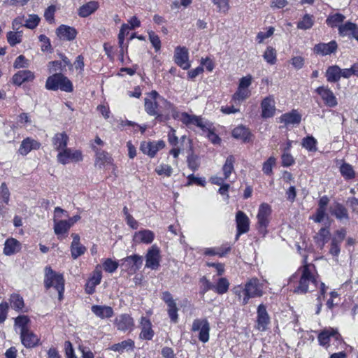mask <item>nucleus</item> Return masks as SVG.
Wrapping results in <instances>:
<instances>
[{"label":"nucleus","mask_w":358,"mask_h":358,"mask_svg":"<svg viewBox=\"0 0 358 358\" xmlns=\"http://www.w3.org/2000/svg\"><path fill=\"white\" fill-rule=\"evenodd\" d=\"M311 268H315L314 264L306 262L289 278V284L293 288V292L300 294H306L310 284L317 287L320 283L317 280L318 275H314Z\"/></svg>","instance_id":"obj_1"},{"label":"nucleus","mask_w":358,"mask_h":358,"mask_svg":"<svg viewBox=\"0 0 358 358\" xmlns=\"http://www.w3.org/2000/svg\"><path fill=\"white\" fill-rule=\"evenodd\" d=\"M232 292L241 306H246L250 299L263 296V285L259 278H249L244 284L234 285Z\"/></svg>","instance_id":"obj_2"},{"label":"nucleus","mask_w":358,"mask_h":358,"mask_svg":"<svg viewBox=\"0 0 358 358\" xmlns=\"http://www.w3.org/2000/svg\"><path fill=\"white\" fill-rule=\"evenodd\" d=\"M158 101L163 103L166 108H173L174 103L161 96L156 90H151V92L147 94V97L145 98V103H143L145 110L147 114L155 117L156 120L161 122L165 118L161 113Z\"/></svg>","instance_id":"obj_3"},{"label":"nucleus","mask_w":358,"mask_h":358,"mask_svg":"<svg viewBox=\"0 0 358 358\" xmlns=\"http://www.w3.org/2000/svg\"><path fill=\"white\" fill-rule=\"evenodd\" d=\"M43 286L45 289H54L58 294V299L62 301L65 292V278L63 273L56 272L50 266L44 268Z\"/></svg>","instance_id":"obj_4"},{"label":"nucleus","mask_w":358,"mask_h":358,"mask_svg":"<svg viewBox=\"0 0 358 358\" xmlns=\"http://www.w3.org/2000/svg\"><path fill=\"white\" fill-rule=\"evenodd\" d=\"M45 88L50 91L61 90L63 92H73L72 81L62 73H55L47 78Z\"/></svg>","instance_id":"obj_5"},{"label":"nucleus","mask_w":358,"mask_h":358,"mask_svg":"<svg viewBox=\"0 0 358 358\" xmlns=\"http://www.w3.org/2000/svg\"><path fill=\"white\" fill-rule=\"evenodd\" d=\"M271 207L270 204L262 203L259 205L258 213H257L256 229L259 234L264 236L268 234L267 228L269 227L271 215Z\"/></svg>","instance_id":"obj_6"},{"label":"nucleus","mask_w":358,"mask_h":358,"mask_svg":"<svg viewBox=\"0 0 358 358\" xmlns=\"http://www.w3.org/2000/svg\"><path fill=\"white\" fill-rule=\"evenodd\" d=\"M62 215L69 217V213L59 207L55 208L54 210V232L57 236L58 240H63L69 234L70 229L72 227L66 222H63L60 219Z\"/></svg>","instance_id":"obj_7"},{"label":"nucleus","mask_w":358,"mask_h":358,"mask_svg":"<svg viewBox=\"0 0 358 358\" xmlns=\"http://www.w3.org/2000/svg\"><path fill=\"white\" fill-rule=\"evenodd\" d=\"M334 340L337 345H341L343 342V337L337 329L329 327L319 331L317 334V341L320 346L329 350L330 347V341Z\"/></svg>","instance_id":"obj_8"},{"label":"nucleus","mask_w":358,"mask_h":358,"mask_svg":"<svg viewBox=\"0 0 358 358\" xmlns=\"http://www.w3.org/2000/svg\"><path fill=\"white\" fill-rule=\"evenodd\" d=\"M57 152L56 160L62 165L69 163H79L83 160V154L80 150L66 148Z\"/></svg>","instance_id":"obj_9"},{"label":"nucleus","mask_w":358,"mask_h":358,"mask_svg":"<svg viewBox=\"0 0 358 358\" xmlns=\"http://www.w3.org/2000/svg\"><path fill=\"white\" fill-rule=\"evenodd\" d=\"M161 299L167 306V314L171 323L177 324L179 322V308L176 304V299L169 291H164L161 293Z\"/></svg>","instance_id":"obj_10"},{"label":"nucleus","mask_w":358,"mask_h":358,"mask_svg":"<svg viewBox=\"0 0 358 358\" xmlns=\"http://www.w3.org/2000/svg\"><path fill=\"white\" fill-rule=\"evenodd\" d=\"M120 262L122 270L131 276L138 272L142 266L143 257L138 255H132L124 257Z\"/></svg>","instance_id":"obj_11"},{"label":"nucleus","mask_w":358,"mask_h":358,"mask_svg":"<svg viewBox=\"0 0 358 358\" xmlns=\"http://www.w3.org/2000/svg\"><path fill=\"white\" fill-rule=\"evenodd\" d=\"M191 331L198 332V340L203 343H208L210 337V324L206 318L195 319L191 326Z\"/></svg>","instance_id":"obj_12"},{"label":"nucleus","mask_w":358,"mask_h":358,"mask_svg":"<svg viewBox=\"0 0 358 358\" xmlns=\"http://www.w3.org/2000/svg\"><path fill=\"white\" fill-rule=\"evenodd\" d=\"M165 142L164 140L143 141L140 143L139 150L143 154L148 156L150 158L156 157L157 152L164 149Z\"/></svg>","instance_id":"obj_13"},{"label":"nucleus","mask_w":358,"mask_h":358,"mask_svg":"<svg viewBox=\"0 0 358 358\" xmlns=\"http://www.w3.org/2000/svg\"><path fill=\"white\" fill-rule=\"evenodd\" d=\"M315 92L320 96L322 103H324L326 107H336L338 104L337 98L328 85L318 86L315 89Z\"/></svg>","instance_id":"obj_14"},{"label":"nucleus","mask_w":358,"mask_h":358,"mask_svg":"<svg viewBox=\"0 0 358 358\" xmlns=\"http://www.w3.org/2000/svg\"><path fill=\"white\" fill-rule=\"evenodd\" d=\"M113 324L117 331L131 332L134 329L135 322L130 314L121 313L114 320Z\"/></svg>","instance_id":"obj_15"},{"label":"nucleus","mask_w":358,"mask_h":358,"mask_svg":"<svg viewBox=\"0 0 358 358\" xmlns=\"http://www.w3.org/2000/svg\"><path fill=\"white\" fill-rule=\"evenodd\" d=\"M138 323L140 329L139 339L141 341H152L155 336V331L150 318L147 316H141Z\"/></svg>","instance_id":"obj_16"},{"label":"nucleus","mask_w":358,"mask_h":358,"mask_svg":"<svg viewBox=\"0 0 358 358\" xmlns=\"http://www.w3.org/2000/svg\"><path fill=\"white\" fill-rule=\"evenodd\" d=\"M160 249L157 245L150 246L145 255V266L152 270H157L160 266Z\"/></svg>","instance_id":"obj_17"},{"label":"nucleus","mask_w":358,"mask_h":358,"mask_svg":"<svg viewBox=\"0 0 358 358\" xmlns=\"http://www.w3.org/2000/svg\"><path fill=\"white\" fill-rule=\"evenodd\" d=\"M271 323L269 314L267 313L266 306L262 303L257 308L256 329L260 331H266Z\"/></svg>","instance_id":"obj_18"},{"label":"nucleus","mask_w":358,"mask_h":358,"mask_svg":"<svg viewBox=\"0 0 358 358\" xmlns=\"http://www.w3.org/2000/svg\"><path fill=\"white\" fill-rule=\"evenodd\" d=\"M260 109H262V119H270L275 115V102L274 96L268 95L263 98L262 102H260Z\"/></svg>","instance_id":"obj_19"},{"label":"nucleus","mask_w":358,"mask_h":358,"mask_svg":"<svg viewBox=\"0 0 358 358\" xmlns=\"http://www.w3.org/2000/svg\"><path fill=\"white\" fill-rule=\"evenodd\" d=\"M92 151L95 153L94 165L99 166V169H102L106 165H111L115 166L113 164V157L110 156L107 152L99 149L97 147L92 145L91 146Z\"/></svg>","instance_id":"obj_20"},{"label":"nucleus","mask_w":358,"mask_h":358,"mask_svg":"<svg viewBox=\"0 0 358 358\" xmlns=\"http://www.w3.org/2000/svg\"><path fill=\"white\" fill-rule=\"evenodd\" d=\"M102 271L99 265L96 266L95 269L92 273V275L88 278L85 284V292L92 295L95 292V287L101 282Z\"/></svg>","instance_id":"obj_21"},{"label":"nucleus","mask_w":358,"mask_h":358,"mask_svg":"<svg viewBox=\"0 0 358 358\" xmlns=\"http://www.w3.org/2000/svg\"><path fill=\"white\" fill-rule=\"evenodd\" d=\"M55 34L63 41H73L76 39L78 31L74 27L62 24L55 29Z\"/></svg>","instance_id":"obj_22"},{"label":"nucleus","mask_w":358,"mask_h":358,"mask_svg":"<svg viewBox=\"0 0 358 358\" xmlns=\"http://www.w3.org/2000/svg\"><path fill=\"white\" fill-rule=\"evenodd\" d=\"M329 211L339 222H348L350 219L348 208L339 201H334L333 205L329 208Z\"/></svg>","instance_id":"obj_23"},{"label":"nucleus","mask_w":358,"mask_h":358,"mask_svg":"<svg viewBox=\"0 0 358 358\" xmlns=\"http://www.w3.org/2000/svg\"><path fill=\"white\" fill-rule=\"evenodd\" d=\"M41 143L29 136L22 139L20 146H19L17 153L22 156H27L33 150H38L41 148Z\"/></svg>","instance_id":"obj_24"},{"label":"nucleus","mask_w":358,"mask_h":358,"mask_svg":"<svg viewBox=\"0 0 358 358\" xmlns=\"http://www.w3.org/2000/svg\"><path fill=\"white\" fill-rule=\"evenodd\" d=\"M180 121L187 127H189V125L196 126L201 129V131H206V126L208 125L203 122L201 116L189 115L186 112L181 113Z\"/></svg>","instance_id":"obj_25"},{"label":"nucleus","mask_w":358,"mask_h":358,"mask_svg":"<svg viewBox=\"0 0 358 358\" xmlns=\"http://www.w3.org/2000/svg\"><path fill=\"white\" fill-rule=\"evenodd\" d=\"M20 340L26 348H34L41 345L40 337L31 330L20 331Z\"/></svg>","instance_id":"obj_26"},{"label":"nucleus","mask_w":358,"mask_h":358,"mask_svg":"<svg viewBox=\"0 0 358 358\" xmlns=\"http://www.w3.org/2000/svg\"><path fill=\"white\" fill-rule=\"evenodd\" d=\"M329 199L327 195H324L319 199L316 213L311 217L314 222L322 223L327 217L326 210L329 205Z\"/></svg>","instance_id":"obj_27"},{"label":"nucleus","mask_w":358,"mask_h":358,"mask_svg":"<svg viewBox=\"0 0 358 358\" xmlns=\"http://www.w3.org/2000/svg\"><path fill=\"white\" fill-rule=\"evenodd\" d=\"M174 62L181 69L187 70L190 67L188 62V52L186 47L178 46L175 49Z\"/></svg>","instance_id":"obj_28"},{"label":"nucleus","mask_w":358,"mask_h":358,"mask_svg":"<svg viewBox=\"0 0 358 358\" xmlns=\"http://www.w3.org/2000/svg\"><path fill=\"white\" fill-rule=\"evenodd\" d=\"M301 120V115L297 109H292L289 113H282L278 122L284 124L285 127L289 125H299Z\"/></svg>","instance_id":"obj_29"},{"label":"nucleus","mask_w":358,"mask_h":358,"mask_svg":"<svg viewBox=\"0 0 358 358\" xmlns=\"http://www.w3.org/2000/svg\"><path fill=\"white\" fill-rule=\"evenodd\" d=\"M235 222H236L237 238L240 235L245 234L249 231L250 220L244 212L238 210L236 216H235Z\"/></svg>","instance_id":"obj_30"},{"label":"nucleus","mask_w":358,"mask_h":358,"mask_svg":"<svg viewBox=\"0 0 358 358\" xmlns=\"http://www.w3.org/2000/svg\"><path fill=\"white\" fill-rule=\"evenodd\" d=\"M232 136L234 138L240 140L245 143L252 142L253 138L251 130L243 124L238 125L234 128L232 130Z\"/></svg>","instance_id":"obj_31"},{"label":"nucleus","mask_w":358,"mask_h":358,"mask_svg":"<svg viewBox=\"0 0 358 358\" xmlns=\"http://www.w3.org/2000/svg\"><path fill=\"white\" fill-rule=\"evenodd\" d=\"M337 48L338 45L336 41H331L328 43H319L317 45H315L313 51L314 53L318 55L326 56L336 52Z\"/></svg>","instance_id":"obj_32"},{"label":"nucleus","mask_w":358,"mask_h":358,"mask_svg":"<svg viewBox=\"0 0 358 358\" xmlns=\"http://www.w3.org/2000/svg\"><path fill=\"white\" fill-rule=\"evenodd\" d=\"M71 237L73 241L71 245H70V252H71V257L73 259H76L87 251V248L80 243V235L78 234H72Z\"/></svg>","instance_id":"obj_33"},{"label":"nucleus","mask_w":358,"mask_h":358,"mask_svg":"<svg viewBox=\"0 0 358 358\" xmlns=\"http://www.w3.org/2000/svg\"><path fill=\"white\" fill-rule=\"evenodd\" d=\"M51 142L56 152L68 149L67 145L69 142V136L65 131L55 133L54 136L52 137Z\"/></svg>","instance_id":"obj_34"},{"label":"nucleus","mask_w":358,"mask_h":358,"mask_svg":"<svg viewBox=\"0 0 358 358\" xmlns=\"http://www.w3.org/2000/svg\"><path fill=\"white\" fill-rule=\"evenodd\" d=\"M337 29H338V34L341 36H348L355 39V36H358V26L351 21H347L338 26Z\"/></svg>","instance_id":"obj_35"},{"label":"nucleus","mask_w":358,"mask_h":358,"mask_svg":"<svg viewBox=\"0 0 358 358\" xmlns=\"http://www.w3.org/2000/svg\"><path fill=\"white\" fill-rule=\"evenodd\" d=\"M91 311L99 319L105 320L113 317V308L106 305H92Z\"/></svg>","instance_id":"obj_36"},{"label":"nucleus","mask_w":358,"mask_h":358,"mask_svg":"<svg viewBox=\"0 0 358 358\" xmlns=\"http://www.w3.org/2000/svg\"><path fill=\"white\" fill-rule=\"evenodd\" d=\"M34 79V74L33 71L29 70H22L15 73L11 78L13 83L17 86H21L26 82L33 81Z\"/></svg>","instance_id":"obj_37"},{"label":"nucleus","mask_w":358,"mask_h":358,"mask_svg":"<svg viewBox=\"0 0 358 358\" xmlns=\"http://www.w3.org/2000/svg\"><path fill=\"white\" fill-rule=\"evenodd\" d=\"M21 248V243L17 239L10 237L6 240L3 252L4 255L10 256L20 251Z\"/></svg>","instance_id":"obj_38"},{"label":"nucleus","mask_w":358,"mask_h":358,"mask_svg":"<svg viewBox=\"0 0 358 358\" xmlns=\"http://www.w3.org/2000/svg\"><path fill=\"white\" fill-rule=\"evenodd\" d=\"M99 8V3L96 1H90L84 5L80 6L78 9V15L80 17H87L95 13Z\"/></svg>","instance_id":"obj_39"},{"label":"nucleus","mask_w":358,"mask_h":358,"mask_svg":"<svg viewBox=\"0 0 358 358\" xmlns=\"http://www.w3.org/2000/svg\"><path fill=\"white\" fill-rule=\"evenodd\" d=\"M135 348V342L131 338L122 341L120 343H114L110 346V350L113 352L122 353L125 350H133Z\"/></svg>","instance_id":"obj_40"},{"label":"nucleus","mask_w":358,"mask_h":358,"mask_svg":"<svg viewBox=\"0 0 358 358\" xmlns=\"http://www.w3.org/2000/svg\"><path fill=\"white\" fill-rule=\"evenodd\" d=\"M330 231L329 227H322L319 229L316 236H314L315 243L322 249L325 244L328 243Z\"/></svg>","instance_id":"obj_41"},{"label":"nucleus","mask_w":358,"mask_h":358,"mask_svg":"<svg viewBox=\"0 0 358 358\" xmlns=\"http://www.w3.org/2000/svg\"><path fill=\"white\" fill-rule=\"evenodd\" d=\"M325 77L329 83L338 82L341 78L340 67L336 65L329 66L326 70Z\"/></svg>","instance_id":"obj_42"},{"label":"nucleus","mask_w":358,"mask_h":358,"mask_svg":"<svg viewBox=\"0 0 358 358\" xmlns=\"http://www.w3.org/2000/svg\"><path fill=\"white\" fill-rule=\"evenodd\" d=\"M229 280L225 277H222L217 280L215 284H213V290L217 294L223 295L229 290Z\"/></svg>","instance_id":"obj_43"},{"label":"nucleus","mask_w":358,"mask_h":358,"mask_svg":"<svg viewBox=\"0 0 358 358\" xmlns=\"http://www.w3.org/2000/svg\"><path fill=\"white\" fill-rule=\"evenodd\" d=\"M10 304L12 309L15 311L20 313L23 312V308H24V301L22 299V296L17 294L13 293L10 296Z\"/></svg>","instance_id":"obj_44"},{"label":"nucleus","mask_w":358,"mask_h":358,"mask_svg":"<svg viewBox=\"0 0 358 358\" xmlns=\"http://www.w3.org/2000/svg\"><path fill=\"white\" fill-rule=\"evenodd\" d=\"M234 163L235 157L233 155L227 157L222 168V174L226 178H229L231 174L234 172Z\"/></svg>","instance_id":"obj_45"},{"label":"nucleus","mask_w":358,"mask_h":358,"mask_svg":"<svg viewBox=\"0 0 358 358\" xmlns=\"http://www.w3.org/2000/svg\"><path fill=\"white\" fill-rule=\"evenodd\" d=\"M344 19L345 16L343 14L336 13L328 16L327 19H326V24H327L329 27L335 28L341 24H343Z\"/></svg>","instance_id":"obj_46"},{"label":"nucleus","mask_w":358,"mask_h":358,"mask_svg":"<svg viewBox=\"0 0 358 358\" xmlns=\"http://www.w3.org/2000/svg\"><path fill=\"white\" fill-rule=\"evenodd\" d=\"M263 58L271 66L277 63V50L273 47L267 46L263 53Z\"/></svg>","instance_id":"obj_47"},{"label":"nucleus","mask_w":358,"mask_h":358,"mask_svg":"<svg viewBox=\"0 0 358 358\" xmlns=\"http://www.w3.org/2000/svg\"><path fill=\"white\" fill-rule=\"evenodd\" d=\"M302 147L307 150L308 152H317V141L313 136H306L301 142Z\"/></svg>","instance_id":"obj_48"},{"label":"nucleus","mask_w":358,"mask_h":358,"mask_svg":"<svg viewBox=\"0 0 358 358\" xmlns=\"http://www.w3.org/2000/svg\"><path fill=\"white\" fill-rule=\"evenodd\" d=\"M318 289H319L317 295V314H319L320 311H321L322 301L324 300L328 287L325 285L324 282H320V283L318 285Z\"/></svg>","instance_id":"obj_49"},{"label":"nucleus","mask_w":358,"mask_h":358,"mask_svg":"<svg viewBox=\"0 0 358 358\" xmlns=\"http://www.w3.org/2000/svg\"><path fill=\"white\" fill-rule=\"evenodd\" d=\"M314 24V17L310 14H305L302 20L298 22L296 27L301 30L310 29Z\"/></svg>","instance_id":"obj_50"},{"label":"nucleus","mask_w":358,"mask_h":358,"mask_svg":"<svg viewBox=\"0 0 358 358\" xmlns=\"http://www.w3.org/2000/svg\"><path fill=\"white\" fill-rule=\"evenodd\" d=\"M340 173L346 180H352L355 177L354 169L347 162H343V164L340 166Z\"/></svg>","instance_id":"obj_51"},{"label":"nucleus","mask_w":358,"mask_h":358,"mask_svg":"<svg viewBox=\"0 0 358 358\" xmlns=\"http://www.w3.org/2000/svg\"><path fill=\"white\" fill-rule=\"evenodd\" d=\"M251 96V92L248 88L237 87L236 92L232 96V101L234 102H241L248 99Z\"/></svg>","instance_id":"obj_52"},{"label":"nucleus","mask_w":358,"mask_h":358,"mask_svg":"<svg viewBox=\"0 0 358 358\" xmlns=\"http://www.w3.org/2000/svg\"><path fill=\"white\" fill-rule=\"evenodd\" d=\"M136 236L138 237L140 242L146 244L152 243L155 238L154 232L149 229H143L141 231H138V232L136 234Z\"/></svg>","instance_id":"obj_53"},{"label":"nucleus","mask_w":358,"mask_h":358,"mask_svg":"<svg viewBox=\"0 0 358 358\" xmlns=\"http://www.w3.org/2000/svg\"><path fill=\"white\" fill-rule=\"evenodd\" d=\"M15 326L20 328V332L29 331V323L30 320L29 316L25 315H18L15 318Z\"/></svg>","instance_id":"obj_54"},{"label":"nucleus","mask_w":358,"mask_h":358,"mask_svg":"<svg viewBox=\"0 0 358 358\" xmlns=\"http://www.w3.org/2000/svg\"><path fill=\"white\" fill-rule=\"evenodd\" d=\"M22 32L21 31H8L7 32L6 38L8 45L11 47H14L17 44L22 43Z\"/></svg>","instance_id":"obj_55"},{"label":"nucleus","mask_w":358,"mask_h":358,"mask_svg":"<svg viewBox=\"0 0 358 358\" xmlns=\"http://www.w3.org/2000/svg\"><path fill=\"white\" fill-rule=\"evenodd\" d=\"M119 266L120 264L117 260H113L109 257L103 260L102 262L103 270L106 273H112L115 272Z\"/></svg>","instance_id":"obj_56"},{"label":"nucleus","mask_w":358,"mask_h":358,"mask_svg":"<svg viewBox=\"0 0 358 358\" xmlns=\"http://www.w3.org/2000/svg\"><path fill=\"white\" fill-rule=\"evenodd\" d=\"M66 66L59 60L51 61L48 63V71L50 73H62L64 71Z\"/></svg>","instance_id":"obj_57"},{"label":"nucleus","mask_w":358,"mask_h":358,"mask_svg":"<svg viewBox=\"0 0 358 358\" xmlns=\"http://www.w3.org/2000/svg\"><path fill=\"white\" fill-rule=\"evenodd\" d=\"M275 165V158L274 157H270L266 162H263L262 171L264 174L271 176L273 175L272 169Z\"/></svg>","instance_id":"obj_58"},{"label":"nucleus","mask_w":358,"mask_h":358,"mask_svg":"<svg viewBox=\"0 0 358 358\" xmlns=\"http://www.w3.org/2000/svg\"><path fill=\"white\" fill-rule=\"evenodd\" d=\"M40 22L41 18L38 15H29L28 18H27L25 21V24H24V27L33 30L37 27V26L40 24Z\"/></svg>","instance_id":"obj_59"},{"label":"nucleus","mask_w":358,"mask_h":358,"mask_svg":"<svg viewBox=\"0 0 358 358\" xmlns=\"http://www.w3.org/2000/svg\"><path fill=\"white\" fill-rule=\"evenodd\" d=\"M187 167L190 169L191 171L194 172L199 169V158L196 155H194L193 152L188 155L187 157Z\"/></svg>","instance_id":"obj_60"},{"label":"nucleus","mask_w":358,"mask_h":358,"mask_svg":"<svg viewBox=\"0 0 358 358\" xmlns=\"http://www.w3.org/2000/svg\"><path fill=\"white\" fill-rule=\"evenodd\" d=\"M9 196H10V193L9 192L8 186L6 182L1 183L0 185V202L8 205L9 202Z\"/></svg>","instance_id":"obj_61"},{"label":"nucleus","mask_w":358,"mask_h":358,"mask_svg":"<svg viewBox=\"0 0 358 358\" xmlns=\"http://www.w3.org/2000/svg\"><path fill=\"white\" fill-rule=\"evenodd\" d=\"M56 12V7L55 5L48 6L44 11V19L48 24H52L55 23V13Z\"/></svg>","instance_id":"obj_62"},{"label":"nucleus","mask_w":358,"mask_h":358,"mask_svg":"<svg viewBox=\"0 0 358 358\" xmlns=\"http://www.w3.org/2000/svg\"><path fill=\"white\" fill-rule=\"evenodd\" d=\"M38 39L41 43V50H42L43 52H52V46H51V42L50 39L48 38V36H46L44 34H41L38 36Z\"/></svg>","instance_id":"obj_63"},{"label":"nucleus","mask_w":358,"mask_h":358,"mask_svg":"<svg viewBox=\"0 0 358 358\" xmlns=\"http://www.w3.org/2000/svg\"><path fill=\"white\" fill-rule=\"evenodd\" d=\"M200 282L201 286L200 287L199 294H200L201 296H203L208 291L213 290V284L205 276L200 278Z\"/></svg>","instance_id":"obj_64"}]
</instances>
